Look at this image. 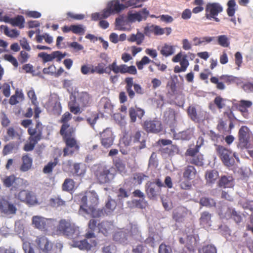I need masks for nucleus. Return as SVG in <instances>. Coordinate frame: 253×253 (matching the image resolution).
I'll list each match as a JSON object with an SVG mask.
<instances>
[{"mask_svg": "<svg viewBox=\"0 0 253 253\" xmlns=\"http://www.w3.org/2000/svg\"><path fill=\"white\" fill-rule=\"evenodd\" d=\"M57 231L68 237L75 239L80 234V229L75 224L65 219L60 220L57 227Z\"/></svg>", "mask_w": 253, "mask_h": 253, "instance_id": "obj_1", "label": "nucleus"}, {"mask_svg": "<svg viewBox=\"0 0 253 253\" xmlns=\"http://www.w3.org/2000/svg\"><path fill=\"white\" fill-rule=\"evenodd\" d=\"M76 200L80 203V209L89 208L96 206L98 203V196L93 190L86 191L76 196Z\"/></svg>", "mask_w": 253, "mask_h": 253, "instance_id": "obj_2", "label": "nucleus"}, {"mask_svg": "<svg viewBox=\"0 0 253 253\" xmlns=\"http://www.w3.org/2000/svg\"><path fill=\"white\" fill-rule=\"evenodd\" d=\"M238 147L241 149L251 148L253 146V134L248 127L243 126L238 131Z\"/></svg>", "mask_w": 253, "mask_h": 253, "instance_id": "obj_3", "label": "nucleus"}, {"mask_svg": "<svg viewBox=\"0 0 253 253\" xmlns=\"http://www.w3.org/2000/svg\"><path fill=\"white\" fill-rule=\"evenodd\" d=\"M42 130V124L40 122H37L35 128L30 127L28 129V133L31 136V143L25 145L24 150L30 151L34 149L35 145L41 139Z\"/></svg>", "mask_w": 253, "mask_h": 253, "instance_id": "obj_4", "label": "nucleus"}, {"mask_svg": "<svg viewBox=\"0 0 253 253\" xmlns=\"http://www.w3.org/2000/svg\"><path fill=\"white\" fill-rule=\"evenodd\" d=\"M215 150L217 155L221 159L222 163L227 167H230L234 165L235 163L233 156L235 157V154H232V152L223 146L220 145H214Z\"/></svg>", "mask_w": 253, "mask_h": 253, "instance_id": "obj_5", "label": "nucleus"}, {"mask_svg": "<svg viewBox=\"0 0 253 253\" xmlns=\"http://www.w3.org/2000/svg\"><path fill=\"white\" fill-rule=\"evenodd\" d=\"M210 81L211 83L216 84V88L219 90H224L225 88L224 83L230 84L234 83L239 84L241 83V80L239 78L228 75H223L219 78L212 77Z\"/></svg>", "mask_w": 253, "mask_h": 253, "instance_id": "obj_6", "label": "nucleus"}, {"mask_svg": "<svg viewBox=\"0 0 253 253\" xmlns=\"http://www.w3.org/2000/svg\"><path fill=\"white\" fill-rule=\"evenodd\" d=\"M223 10V7L219 3L209 2L205 7V17L208 20H213L218 22L220 19L217 16Z\"/></svg>", "mask_w": 253, "mask_h": 253, "instance_id": "obj_7", "label": "nucleus"}, {"mask_svg": "<svg viewBox=\"0 0 253 253\" xmlns=\"http://www.w3.org/2000/svg\"><path fill=\"white\" fill-rule=\"evenodd\" d=\"M126 7L124 4L120 3L119 0L109 1L107 4L106 8L100 12L102 19L107 18L114 12L119 13Z\"/></svg>", "mask_w": 253, "mask_h": 253, "instance_id": "obj_8", "label": "nucleus"}, {"mask_svg": "<svg viewBox=\"0 0 253 253\" xmlns=\"http://www.w3.org/2000/svg\"><path fill=\"white\" fill-rule=\"evenodd\" d=\"M2 182L5 187H11V189H13L19 188L26 181L22 178L16 177L14 175H11L3 177Z\"/></svg>", "mask_w": 253, "mask_h": 253, "instance_id": "obj_9", "label": "nucleus"}, {"mask_svg": "<svg viewBox=\"0 0 253 253\" xmlns=\"http://www.w3.org/2000/svg\"><path fill=\"white\" fill-rule=\"evenodd\" d=\"M0 211L6 215L15 214L17 208L13 204L8 202L5 197L0 196Z\"/></svg>", "mask_w": 253, "mask_h": 253, "instance_id": "obj_10", "label": "nucleus"}, {"mask_svg": "<svg viewBox=\"0 0 253 253\" xmlns=\"http://www.w3.org/2000/svg\"><path fill=\"white\" fill-rule=\"evenodd\" d=\"M187 55L181 52H179L172 58V61L174 62H180L181 67L176 66L174 68V72L178 73L181 71H185L189 65V62L187 59Z\"/></svg>", "mask_w": 253, "mask_h": 253, "instance_id": "obj_11", "label": "nucleus"}, {"mask_svg": "<svg viewBox=\"0 0 253 253\" xmlns=\"http://www.w3.org/2000/svg\"><path fill=\"white\" fill-rule=\"evenodd\" d=\"M53 221L54 220L51 218H45L40 216H34L32 217L33 225L40 230L46 229Z\"/></svg>", "mask_w": 253, "mask_h": 253, "instance_id": "obj_12", "label": "nucleus"}, {"mask_svg": "<svg viewBox=\"0 0 253 253\" xmlns=\"http://www.w3.org/2000/svg\"><path fill=\"white\" fill-rule=\"evenodd\" d=\"M130 235L127 229L120 230L115 233L113 239L116 242L123 245H126L130 241Z\"/></svg>", "mask_w": 253, "mask_h": 253, "instance_id": "obj_13", "label": "nucleus"}, {"mask_svg": "<svg viewBox=\"0 0 253 253\" xmlns=\"http://www.w3.org/2000/svg\"><path fill=\"white\" fill-rule=\"evenodd\" d=\"M66 142V146L64 149V156L72 155L74 152L79 149L77 140L75 137L64 139Z\"/></svg>", "mask_w": 253, "mask_h": 253, "instance_id": "obj_14", "label": "nucleus"}, {"mask_svg": "<svg viewBox=\"0 0 253 253\" xmlns=\"http://www.w3.org/2000/svg\"><path fill=\"white\" fill-rule=\"evenodd\" d=\"M113 171V169H108L106 168L99 170L96 173V176L100 183H107L113 179L114 176Z\"/></svg>", "mask_w": 253, "mask_h": 253, "instance_id": "obj_15", "label": "nucleus"}, {"mask_svg": "<svg viewBox=\"0 0 253 253\" xmlns=\"http://www.w3.org/2000/svg\"><path fill=\"white\" fill-rule=\"evenodd\" d=\"M149 14V11L146 8H143L142 10L135 13L128 12L127 17V22L133 23L135 21L140 22L145 20Z\"/></svg>", "mask_w": 253, "mask_h": 253, "instance_id": "obj_16", "label": "nucleus"}, {"mask_svg": "<svg viewBox=\"0 0 253 253\" xmlns=\"http://www.w3.org/2000/svg\"><path fill=\"white\" fill-rule=\"evenodd\" d=\"M101 142L104 147H110L113 143L114 137L110 128H106L100 133Z\"/></svg>", "mask_w": 253, "mask_h": 253, "instance_id": "obj_17", "label": "nucleus"}, {"mask_svg": "<svg viewBox=\"0 0 253 253\" xmlns=\"http://www.w3.org/2000/svg\"><path fill=\"white\" fill-rule=\"evenodd\" d=\"M133 194L135 197H139L141 198V199L139 200H134L132 201H128L127 202L128 207L130 208L136 207L139 208H143L144 206L142 204L145 205L146 204V202L145 200L144 194L138 189L135 190L133 192Z\"/></svg>", "mask_w": 253, "mask_h": 253, "instance_id": "obj_18", "label": "nucleus"}, {"mask_svg": "<svg viewBox=\"0 0 253 253\" xmlns=\"http://www.w3.org/2000/svg\"><path fill=\"white\" fill-rule=\"evenodd\" d=\"M79 212L81 215L86 218L87 217L85 216V214L90 215L93 217H99L103 216L105 213L103 209H97L95 208V206H92L89 208L80 209Z\"/></svg>", "mask_w": 253, "mask_h": 253, "instance_id": "obj_19", "label": "nucleus"}, {"mask_svg": "<svg viewBox=\"0 0 253 253\" xmlns=\"http://www.w3.org/2000/svg\"><path fill=\"white\" fill-rule=\"evenodd\" d=\"M195 149L191 150V163L194 164L196 166H202L203 164V158L202 156H195V155L198 152L199 149L202 145L203 140L202 138H199Z\"/></svg>", "mask_w": 253, "mask_h": 253, "instance_id": "obj_20", "label": "nucleus"}, {"mask_svg": "<svg viewBox=\"0 0 253 253\" xmlns=\"http://www.w3.org/2000/svg\"><path fill=\"white\" fill-rule=\"evenodd\" d=\"M144 128L148 132L158 133L162 130V124L158 120L146 121Z\"/></svg>", "mask_w": 253, "mask_h": 253, "instance_id": "obj_21", "label": "nucleus"}, {"mask_svg": "<svg viewBox=\"0 0 253 253\" xmlns=\"http://www.w3.org/2000/svg\"><path fill=\"white\" fill-rule=\"evenodd\" d=\"M206 112L200 107H193L191 110V119L195 123H200L205 120Z\"/></svg>", "mask_w": 253, "mask_h": 253, "instance_id": "obj_22", "label": "nucleus"}, {"mask_svg": "<svg viewBox=\"0 0 253 253\" xmlns=\"http://www.w3.org/2000/svg\"><path fill=\"white\" fill-rule=\"evenodd\" d=\"M253 105V103L250 100H241L235 104L238 110L241 112L245 118H248L249 116L248 109Z\"/></svg>", "mask_w": 253, "mask_h": 253, "instance_id": "obj_23", "label": "nucleus"}, {"mask_svg": "<svg viewBox=\"0 0 253 253\" xmlns=\"http://www.w3.org/2000/svg\"><path fill=\"white\" fill-rule=\"evenodd\" d=\"M35 242L38 245L39 249L43 252H48L52 248V244L44 236L37 237Z\"/></svg>", "mask_w": 253, "mask_h": 253, "instance_id": "obj_24", "label": "nucleus"}, {"mask_svg": "<svg viewBox=\"0 0 253 253\" xmlns=\"http://www.w3.org/2000/svg\"><path fill=\"white\" fill-rule=\"evenodd\" d=\"M145 191L147 195L150 199H153L160 194L161 190L157 187L155 183L148 182L145 185Z\"/></svg>", "mask_w": 253, "mask_h": 253, "instance_id": "obj_25", "label": "nucleus"}, {"mask_svg": "<svg viewBox=\"0 0 253 253\" xmlns=\"http://www.w3.org/2000/svg\"><path fill=\"white\" fill-rule=\"evenodd\" d=\"M131 135L133 143H140V145L136 146L137 148L141 150L145 147V133L144 132L137 130Z\"/></svg>", "mask_w": 253, "mask_h": 253, "instance_id": "obj_26", "label": "nucleus"}, {"mask_svg": "<svg viewBox=\"0 0 253 253\" xmlns=\"http://www.w3.org/2000/svg\"><path fill=\"white\" fill-rule=\"evenodd\" d=\"M18 198L21 201L29 204H33L35 201L34 194L28 190H22L18 194Z\"/></svg>", "mask_w": 253, "mask_h": 253, "instance_id": "obj_27", "label": "nucleus"}, {"mask_svg": "<svg viewBox=\"0 0 253 253\" xmlns=\"http://www.w3.org/2000/svg\"><path fill=\"white\" fill-rule=\"evenodd\" d=\"M131 232L132 238H134L135 240H138L140 242L145 241L147 244H150L152 246H153V244L155 242L158 241L157 237H154V236H150L149 238H147L146 240H145L143 238H142L140 233L139 232L138 230L135 228H132Z\"/></svg>", "mask_w": 253, "mask_h": 253, "instance_id": "obj_28", "label": "nucleus"}, {"mask_svg": "<svg viewBox=\"0 0 253 253\" xmlns=\"http://www.w3.org/2000/svg\"><path fill=\"white\" fill-rule=\"evenodd\" d=\"M75 129L70 126L68 123L63 124L60 130V134L64 139L74 137Z\"/></svg>", "mask_w": 253, "mask_h": 253, "instance_id": "obj_29", "label": "nucleus"}, {"mask_svg": "<svg viewBox=\"0 0 253 253\" xmlns=\"http://www.w3.org/2000/svg\"><path fill=\"white\" fill-rule=\"evenodd\" d=\"M116 202L110 198H108L103 209L106 215L111 214L116 209Z\"/></svg>", "mask_w": 253, "mask_h": 253, "instance_id": "obj_30", "label": "nucleus"}, {"mask_svg": "<svg viewBox=\"0 0 253 253\" xmlns=\"http://www.w3.org/2000/svg\"><path fill=\"white\" fill-rule=\"evenodd\" d=\"M221 187L230 188L233 186V178L232 176H221L218 183Z\"/></svg>", "mask_w": 253, "mask_h": 253, "instance_id": "obj_31", "label": "nucleus"}, {"mask_svg": "<svg viewBox=\"0 0 253 253\" xmlns=\"http://www.w3.org/2000/svg\"><path fill=\"white\" fill-rule=\"evenodd\" d=\"M76 93H72L70 96L71 101L69 102V105L70 107V111L74 114H77L80 112V108L79 105L80 104L77 103L76 100Z\"/></svg>", "mask_w": 253, "mask_h": 253, "instance_id": "obj_32", "label": "nucleus"}, {"mask_svg": "<svg viewBox=\"0 0 253 253\" xmlns=\"http://www.w3.org/2000/svg\"><path fill=\"white\" fill-rule=\"evenodd\" d=\"M190 176V170L187 167L185 171L183 172V176L181 179L180 186L182 189H189L190 188V183L189 177Z\"/></svg>", "mask_w": 253, "mask_h": 253, "instance_id": "obj_33", "label": "nucleus"}, {"mask_svg": "<svg viewBox=\"0 0 253 253\" xmlns=\"http://www.w3.org/2000/svg\"><path fill=\"white\" fill-rule=\"evenodd\" d=\"M98 228L99 231L105 235L113 229V225L111 221H105L98 225Z\"/></svg>", "mask_w": 253, "mask_h": 253, "instance_id": "obj_34", "label": "nucleus"}, {"mask_svg": "<svg viewBox=\"0 0 253 253\" xmlns=\"http://www.w3.org/2000/svg\"><path fill=\"white\" fill-rule=\"evenodd\" d=\"M144 39V35L141 32H137L136 34H132L128 38V41L131 42H136L137 44L140 45Z\"/></svg>", "mask_w": 253, "mask_h": 253, "instance_id": "obj_35", "label": "nucleus"}, {"mask_svg": "<svg viewBox=\"0 0 253 253\" xmlns=\"http://www.w3.org/2000/svg\"><path fill=\"white\" fill-rule=\"evenodd\" d=\"M218 177V173L215 170L207 171L206 174V179L208 183L212 184Z\"/></svg>", "mask_w": 253, "mask_h": 253, "instance_id": "obj_36", "label": "nucleus"}, {"mask_svg": "<svg viewBox=\"0 0 253 253\" xmlns=\"http://www.w3.org/2000/svg\"><path fill=\"white\" fill-rule=\"evenodd\" d=\"M144 30L146 34H147L148 31L154 32L156 35H163L165 33V29L158 26L154 25L146 26Z\"/></svg>", "mask_w": 253, "mask_h": 253, "instance_id": "obj_37", "label": "nucleus"}, {"mask_svg": "<svg viewBox=\"0 0 253 253\" xmlns=\"http://www.w3.org/2000/svg\"><path fill=\"white\" fill-rule=\"evenodd\" d=\"M58 52L54 51L52 52L51 54H47L46 52H41L39 54V57L42 58L43 60V62H47L49 61H51L53 59L56 58L57 54H58Z\"/></svg>", "mask_w": 253, "mask_h": 253, "instance_id": "obj_38", "label": "nucleus"}, {"mask_svg": "<svg viewBox=\"0 0 253 253\" xmlns=\"http://www.w3.org/2000/svg\"><path fill=\"white\" fill-rule=\"evenodd\" d=\"M22 161L23 164L21 167V170L23 171H26L31 167L32 160L27 155H25L22 157Z\"/></svg>", "mask_w": 253, "mask_h": 253, "instance_id": "obj_39", "label": "nucleus"}, {"mask_svg": "<svg viewBox=\"0 0 253 253\" xmlns=\"http://www.w3.org/2000/svg\"><path fill=\"white\" fill-rule=\"evenodd\" d=\"M226 12L227 15L230 17L234 16L236 11V3L235 0H229L227 3Z\"/></svg>", "mask_w": 253, "mask_h": 253, "instance_id": "obj_40", "label": "nucleus"}, {"mask_svg": "<svg viewBox=\"0 0 253 253\" xmlns=\"http://www.w3.org/2000/svg\"><path fill=\"white\" fill-rule=\"evenodd\" d=\"M126 23H128L127 22V19L125 20L124 16L121 15L116 19L115 25L116 28L120 31H126V28L124 27Z\"/></svg>", "mask_w": 253, "mask_h": 253, "instance_id": "obj_41", "label": "nucleus"}, {"mask_svg": "<svg viewBox=\"0 0 253 253\" xmlns=\"http://www.w3.org/2000/svg\"><path fill=\"white\" fill-rule=\"evenodd\" d=\"M199 253H217L216 248L212 244L203 246L198 250Z\"/></svg>", "mask_w": 253, "mask_h": 253, "instance_id": "obj_42", "label": "nucleus"}, {"mask_svg": "<svg viewBox=\"0 0 253 253\" xmlns=\"http://www.w3.org/2000/svg\"><path fill=\"white\" fill-rule=\"evenodd\" d=\"M200 220L201 224L207 226H210V223L211 222V214L207 211L202 212Z\"/></svg>", "mask_w": 253, "mask_h": 253, "instance_id": "obj_43", "label": "nucleus"}, {"mask_svg": "<svg viewBox=\"0 0 253 253\" xmlns=\"http://www.w3.org/2000/svg\"><path fill=\"white\" fill-rule=\"evenodd\" d=\"M129 196L127 192L123 188H121L119 189L117 194V201L119 205L123 206L124 199Z\"/></svg>", "mask_w": 253, "mask_h": 253, "instance_id": "obj_44", "label": "nucleus"}, {"mask_svg": "<svg viewBox=\"0 0 253 253\" xmlns=\"http://www.w3.org/2000/svg\"><path fill=\"white\" fill-rule=\"evenodd\" d=\"M217 43L224 47H228L230 45V40L227 36L222 35L217 37Z\"/></svg>", "mask_w": 253, "mask_h": 253, "instance_id": "obj_45", "label": "nucleus"}, {"mask_svg": "<svg viewBox=\"0 0 253 253\" xmlns=\"http://www.w3.org/2000/svg\"><path fill=\"white\" fill-rule=\"evenodd\" d=\"M75 247L79 248L80 250H90L92 245L88 243L87 240H84L74 243Z\"/></svg>", "mask_w": 253, "mask_h": 253, "instance_id": "obj_46", "label": "nucleus"}, {"mask_svg": "<svg viewBox=\"0 0 253 253\" xmlns=\"http://www.w3.org/2000/svg\"><path fill=\"white\" fill-rule=\"evenodd\" d=\"M200 203L203 206L212 207L215 206V202L213 199L203 197L200 199Z\"/></svg>", "mask_w": 253, "mask_h": 253, "instance_id": "obj_47", "label": "nucleus"}, {"mask_svg": "<svg viewBox=\"0 0 253 253\" xmlns=\"http://www.w3.org/2000/svg\"><path fill=\"white\" fill-rule=\"evenodd\" d=\"M228 100L222 98L221 96H216L214 99V103L219 109H221L226 106Z\"/></svg>", "mask_w": 253, "mask_h": 253, "instance_id": "obj_48", "label": "nucleus"}, {"mask_svg": "<svg viewBox=\"0 0 253 253\" xmlns=\"http://www.w3.org/2000/svg\"><path fill=\"white\" fill-rule=\"evenodd\" d=\"M25 22L24 17L21 15H18L15 18H12L11 25L15 26H18L20 28L24 27L23 24Z\"/></svg>", "mask_w": 253, "mask_h": 253, "instance_id": "obj_49", "label": "nucleus"}, {"mask_svg": "<svg viewBox=\"0 0 253 253\" xmlns=\"http://www.w3.org/2000/svg\"><path fill=\"white\" fill-rule=\"evenodd\" d=\"M74 181L70 178H67L65 180L63 185L62 188L64 191H70L72 190L74 187Z\"/></svg>", "mask_w": 253, "mask_h": 253, "instance_id": "obj_50", "label": "nucleus"}, {"mask_svg": "<svg viewBox=\"0 0 253 253\" xmlns=\"http://www.w3.org/2000/svg\"><path fill=\"white\" fill-rule=\"evenodd\" d=\"M23 249L25 253H41L39 249H34L28 243H23Z\"/></svg>", "mask_w": 253, "mask_h": 253, "instance_id": "obj_51", "label": "nucleus"}, {"mask_svg": "<svg viewBox=\"0 0 253 253\" xmlns=\"http://www.w3.org/2000/svg\"><path fill=\"white\" fill-rule=\"evenodd\" d=\"M214 37H205L201 38H195L193 39V43L195 45H199L205 42H211Z\"/></svg>", "mask_w": 253, "mask_h": 253, "instance_id": "obj_52", "label": "nucleus"}, {"mask_svg": "<svg viewBox=\"0 0 253 253\" xmlns=\"http://www.w3.org/2000/svg\"><path fill=\"white\" fill-rule=\"evenodd\" d=\"M161 53L165 56H168L174 53V49L172 46L165 44L161 50Z\"/></svg>", "mask_w": 253, "mask_h": 253, "instance_id": "obj_53", "label": "nucleus"}, {"mask_svg": "<svg viewBox=\"0 0 253 253\" xmlns=\"http://www.w3.org/2000/svg\"><path fill=\"white\" fill-rule=\"evenodd\" d=\"M79 95V101H80V104L83 106L86 105L89 101L88 95L85 92H82L80 94L77 93Z\"/></svg>", "mask_w": 253, "mask_h": 253, "instance_id": "obj_54", "label": "nucleus"}, {"mask_svg": "<svg viewBox=\"0 0 253 253\" xmlns=\"http://www.w3.org/2000/svg\"><path fill=\"white\" fill-rule=\"evenodd\" d=\"M228 212L231 214V218H233L236 223H240L242 220L241 216L234 210L228 209Z\"/></svg>", "mask_w": 253, "mask_h": 253, "instance_id": "obj_55", "label": "nucleus"}, {"mask_svg": "<svg viewBox=\"0 0 253 253\" xmlns=\"http://www.w3.org/2000/svg\"><path fill=\"white\" fill-rule=\"evenodd\" d=\"M65 201L62 200L60 197H55L50 200V204L54 207H58L64 205Z\"/></svg>", "mask_w": 253, "mask_h": 253, "instance_id": "obj_56", "label": "nucleus"}, {"mask_svg": "<svg viewBox=\"0 0 253 253\" xmlns=\"http://www.w3.org/2000/svg\"><path fill=\"white\" fill-rule=\"evenodd\" d=\"M166 120L168 119V123L172 124L175 119L174 112L172 110L167 111L164 114Z\"/></svg>", "mask_w": 253, "mask_h": 253, "instance_id": "obj_57", "label": "nucleus"}, {"mask_svg": "<svg viewBox=\"0 0 253 253\" xmlns=\"http://www.w3.org/2000/svg\"><path fill=\"white\" fill-rule=\"evenodd\" d=\"M132 252L133 253H148L147 248L140 244L133 246Z\"/></svg>", "mask_w": 253, "mask_h": 253, "instance_id": "obj_58", "label": "nucleus"}, {"mask_svg": "<svg viewBox=\"0 0 253 253\" xmlns=\"http://www.w3.org/2000/svg\"><path fill=\"white\" fill-rule=\"evenodd\" d=\"M103 253H115L116 252V247L113 244L106 245L102 248Z\"/></svg>", "mask_w": 253, "mask_h": 253, "instance_id": "obj_59", "label": "nucleus"}, {"mask_svg": "<svg viewBox=\"0 0 253 253\" xmlns=\"http://www.w3.org/2000/svg\"><path fill=\"white\" fill-rule=\"evenodd\" d=\"M71 31L75 34H83L84 32V29L83 26L78 25H71Z\"/></svg>", "mask_w": 253, "mask_h": 253, "instance_id": "obj_60", "label": "nucleus"}, {"mask_svg": "<svg viewBox=\"0 0 253 253\" xmlns=\"http://www.w3.org/2000/svg\"><path fill=\"white\" fill-rule=\"evenodd\" d=\"M108 68L113 71L115 74L121 73L122 74V65L118 66L117 62L114 61L112 64L109 65Z\"/></svg>", "mask_w": 253, "mask_h": 253, "instance_id": "obj_61", "label": "nucleus"}, {"mask_svg": "<svg viewBox=\"0 0 253 253\" xmlns=\"http://www.w3.org/2000/svg\"><path fill=\"white\" fill-rule=\"evenodd\" d=\"M115 166L117 170L121 173H125L126 171V166L124 163L121 161H116Z\"/></svg>", "mask_w": 253, "mask_h": 253, "instance_id": "obj_62", "label": "nucleus"}, {"mask_svg": "<svg viewBox=\"0 0 253 253\" xmlns=\"http://www.w3.org/2000/svg\"><path fill=\"white\" fill-rule=\"evenodd\" d=\"M242 88L247 92H253V83L247 82L243 84Z\"/></svg>", "mask_w": 253, "mask_h": 253, "instance_id": "obj_63", "label": "nucleus"}, {"mask_svg": "<svg viewBox=\"0 0 253 253\" xmlns=\"http://www.w3.org/2000/svg\"><path fill=\"white\" fill-rule=\"evenodd\" d=\"M171 248L169 246L161 244L159 247V253H171Z\"/></svg>", "mask_w": 253, "mask_h": 253, "instance_id": "obj_64", "label": "nucleus"}]
</instances>
